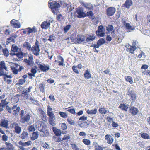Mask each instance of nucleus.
<instances>
[{"mask_svg": "<svg viewBox=\"0 0 150 150\" xmlns=\"http://www.w3.org/2000/svg\"><path fill=\"white\" fill-rule=\"evenodd\" d=\"M24 111L23 110H21L20 113L21 122L23 123L28 122L30 120L31 116L29 114L24 115Z\"/></svg>", "mask_w": 150, "mask_h": 150, "instance_id": "obj_1", "label": "nucleus"}, {"mask_svg": "<svg viewBox=\"0 0 150 150\" xmlns=\"http://www.w3.org/2000/svg\"><path fill=\"white\" fill-rule=\"evenodd\" d=\"M53 0H50L48 2V6L49 8L52 9V12L55 14L56 12L54 10H57V9L60 6L59 3H57L56 1H53Z\"/></svg>", "mask_w": 150, "mask_h": 150, "instance_id": "obj_2", "label": "nucleus"}, {"mask_svg": "<svg viewBox=\"0 0 150 150\" xmlns=\"http://www.w3.org/2000/svg\"><path fill=\"white\" fill-rule=\"evenodd\" d=\"M35 127L40 131L47 129V126L42 121L37 120L35 123Z\"/></svg>", "mask_w": 150, "mask_h": 150, "instance_id": "obj_3", "label": "nucleus"}, {"mask_svg": "<svg viewBox=\"0 0 150 150\" xmlns=\"http://www.w3.org/2000/svg\"><path fill=\"white\" fill-rule=\"evenodd\" d=\"M54 21L51 18L47 19L43 22L41 25V28L43 29H47L50 27L51 23H53Z\"/></svg>", "mask_w": 150, "mask_h": 150, "instance_id": "obj_4", "label": "nucleus"}, {"mask_svg": "<svg viewBox=\"0 0 150 150\" xmlns=\"http://www.w3.org/2000/svg\"><path fill=\"white\" fill-rule=\"evenodd\" d=\"M10 127L13 128V130L17 134H19L21 131V127L17 123L14 122L11 124Z\"/></svg>", "mask_w": 150, "mask_h": 150, "instance_id": "obj_5", "label": "nucleus"}, {"mask_svg": "<svg viewBox=\"0 0 150 150\" xmlns=\"http://www.w3.org/2000/svg\"><path fill=\"white\" fill-rule=\"evenodd\" d=\"M60 3L64 7H67L68 12H70L72 10L71 3L65 0L61 1Z\"/></svg>", "mask_w": 150, "mask_h": 150, "instance_id": "obj_6", "label": "nucleus"}, {"mask_svg": "<svg viewBox=\"0 0 150 150\" xmlns=\"http://www.w3.org/2000/svg\"><path fill=\"white\" fill-rule=\"evenodd\" d=\"M76 12L78 14L77 16L79 18L84 17L86 16L83 8L79 7L77 9Z\"/></svg>", "mask_w": 150, "mask_h": 150, "instance_id": "obj_7", "label": "nucleus"}, {"mask_svg": "<svg viewBox=\"0 0 150 150\" xmlns=\"http://www.w3.org/2000/svg\"><path fill=\"white\" fill-rule=\"evenodd\" d=\"M105 27H103L102 26H99L98 30L96 31V34L98 36L103 37L105 35Z\"/></svg>", "mask_w": 150, "mask_h": 150, "instance_id": "obj_8", "label": "nucleus"}, {"mask_svg": "<svg viewBox=\"0 0 150 150\" xmlns=\"http://www.w3.org/2000/svg\"><path fill=\"white\" fill-rule=\"evenodd\" d=\"M20 110V108L16 105H13L12 109L10 108V113L12 112L15 116H17Z\"/></svg>", "mask_w": 150, "mask_h": 150, "instance_id": "obj_9", "label": "nucleus"}, {"mask_svg": "<svg viewBox=\"0 0 150 150\" xmlns=\"http://www.w3.org/2000/svg\"><path fill=\"white\" fill-rule=\"evenodd\" d=\"M30 50L34 55L38 56L39 55L40 49L39 47L33 46Z\"/></svg>", "mask_w": 150, "mask_h": 150, "instance_id": "obj_10", "label": "nucleus"}, {"mask_svg": "<svg viewBox=\"0 0 150 150\" xmlns=\"http://www.w3.org/2000/svg\"><path fill=\"white\" fill-rule=\"evenodd\" d=\"M10 63V66H11L13 72L14 74H17L18 72V67L19 65L16 64H13L12 62Z\"/></svg>", "mask_w": 150, "mask_h": 150, "instance_id": "obj_11", "label": "nucleus"}, {"mask_svg": "<svg viewBox=\"0 0 150 150\" xmlns=\"http://www.w3.org/2000/svg\"><path fill=\"white\" fill-rule=\"evenodd\" d=\"M77 43L79 44H84L86 43L85 40L84 36L81 35H78L76 38Z\"/></svg>", "mask_w": 150, "mask_h": 150, "instance_id": "obj_12", "label": "nucleus"}, {"mask_svg": "<svg viewBox=\"0 0 150 150\" xmlns=\"http://www.w3.org/2000/svg\"><path fill=\"white\" fill-rule=\"evenodd\" d=\"M8 103V102L6 101V99L2 100L0 103V107H2V108L6 107V108L9 112V107L8 105H7Z\"/></svg>", "mask_w": 150, "mask_h": 150, "instance_id": "obj_13", "label": "nucleus"}, {"mask_svg": "<svg viewBox=\"0 0 150 150\" xmlns=\"http://www.w3.org/2000/svg\"><path fill=\"white\" fill-rule=\"evenodd\" d=\"M116 11L115 8L113 7H110L107 10V14L108 16H112Z\"/></svg>", "mask_w": 150, "mask_h": 150, "instance_id": "obj_14", "label": "nucleus"}, {"mask_svg": "<svg viewBox=\"0 0 150 150\" xmlns=\"http://www.w3.org/2000/svg\"><path fill=\"white\" fill-rule=\"evenodd\" d=\"M38 67L43 72H46L49 69V66L48 65L41 64H38Z\"/></svg>", "mask_w": 150, "mask_h": 150, "instance_id": "obj_15", "label": "nucleus"}, {"mask_svg": "<svg viewBox=\"0 0 150 150\" xmlns=\"http://www.w3.org/2000/svg\"><path fill=\"white\" fill-rule=\"evenodd\" d=\"M11 23L15 28H19L21 27L20 23L18 20L13 19L11 21Z\"/></svg>", "mask_w": 150, "mask_h": 150, "instance_id": "obj_16", "label": "nucleus"}, {"mask_svg": "<svg viewBox=\"0 0 150 150\" xmlns=\"http://www.w3.org/2000/svg\"><path fill=\"white\" fill-rule=\"evenodd\" d=\"M47 115L49 118L55 117V115L52 112V108L49 106L47 107Z\"/></svg>", "mask_w": 150, "mask_h": 150, "instance_id": "obj_17", "label": "nucleus"}, {"mask_svg": "<svg viewBox=\"0 0 150 150\" xmlns=\"http://www.w3.org/2000/svg\"><path fill=\"white\" fill-rule=\"evenodd\" d=\"M127 48L126 50L127 51H129L130 53L133 54L134 51L136 49L137 47L135 46H131L130 45H127L126 46Z\"/></svg>", "mask_w": 150, "mask_h": 150, "instance_id": "obj_18", "label": "nucleus"}, {"mask_svg": "<svg viewBox=\"0 0 150 150\" xmlns=\"http://www.w3.org/2000/svg\"><path fill=\"white\" fill-rule=\"evenodd\" d=\"M105 139L108 144H111L113 141V138L110 135L107 134L105 136Z\"/></svg>", "mask_w": 150, "mask_h": 150, "instance_id": "obj_19", "label": "nucleus"}, {"mask_svg": "<svg viewBox=\"0 0 150 150\" xmlns=\"http://www.w3.org/2000/svg\"><path fill=\"white\" fill-rule=\"evenodd\" d=\"M133 4V2L131 0H126L123 4V7L129 9L130 6Z\"/></svg>", "mask_w": 150, "mask_h": 150, "instance_id": "obj_20", "label": "nucleus"}, {"mask_svg": "<svg viewBox=\"0 0 150 150\" xmlns=\"http://www.w3.org/2000/svg\"><path fill=\"white\" fill-rule=\"evenodd\" d=\"M128 93L130 94L131 99L133 102L135 101L136 98V94L134 92H132V90H130V88L128 89Z\"/></svg>", "mask_w": 150, "mask_h": 150, "instance_id": "obj_21", "label": "nucleus"}, {"mask_svg": "<svg viewBox=\"0 0 150 150\" xmlns=\"http://www.w3.org/2000/svg\"><path fill=\"white\" fill-rule=\"evenodd\" d=\"M82 4L87 9L89 10H92L93 9V6L92 4L90 3L83 2H82Z\"/></svg>", "mask_w": 150, "mask_h": 150, "instance_id": "obj_22", "label": "nucleus"}, {"mask_svg": "<svg viewBox=\"0 0 150 150\" xmlns=\"http://www.w3.org/2000/svg\"><path fill=\"white\" fill-rule=\"evenodd\" d=\"M21 49L18 47L17 46L15 45H12L11 49V53L13 52V53H16L17 52H20Z\"/></svg>", "mask_w": 150, "mask_h": 150, "instance_id": "obj_23", "label": "nucleus"}, {"mask_svg": "<svg viewBox=\"0 0 150 150\" xmlns=\"http://www.w3.org/2000/svg\"><path fill=\"white\" fill-rule=\"evenodd\" d=\"M26 30H28L27 31V34L28 35L30 33H34L37 31V29L35 26H33L32 28L28 27L26 29Z\"/></svg>", "mask_w": 150, "mask_h": 150, "instance_id": "obj_24", "label": "nucleus"}, {"mask_svg": "<svg viewBox=\"0 0 150 150\" xmlns=\"http://www.w3.org/2000/svg\"><path fill=\"white\" fill-rule=\"evenodd\" d=\"M95 36L94 35L91 34L88 35L85 40L86 43L87 42H90L93 40L95 38Z\"/></svg>", "mask_w": 150, "mask_h": 150, "instance_id": "obj_25", "label": "nucleus"}, {"mask_svg": "<svg viewBox=\"0 0 150 150\" xmlns=\"http://www.w3.org/2000/svg\"><path fill=\"white\" fill-rule=\"evenodd\" d=\"M32 143L30 141H28L26 142H23L21 141H20L18 142L19 144L23 146H28L31 145Z\"/></svg>", "mask_w": 150, "mask_h": 150, "instance_id": "obj_26", "label": "nucleus"}, {"mask_svg": "<svg viewBox=\"0 0 150 150\" xmlns=\"http://www.w3.org/2000/svg\"><path fill=\"white\" fill-rule=\"evenodd\" d=\"M23 47L29 51L31 49V45L28 42H25L23 44Z\"/></svg>", "mask_w": 150, "mask_h": 150, "instance_id": "obj_27", "label": "nucleus"}, {"mask_svg": "<svg viewBox=\"0 0 150 150\" xmlns=\"http://www.w3.org/2000/svg\"><path fill=\"white\" fill-rule=\"evenodd\" d=\"M129 111L131 113L134 115H136L139 111L138 109L134 107H131Z\"/></svg>", "mask_w": 150, "mask_h": 150, "instance_id": "obj_28", "label": "nucleus"}, {"mask_svg": "<svg viewBox=\"0 0 150 150\" xmlns=\"http://www.w3.org/2000/svg\"><path fill=\"white\" fill-rule=\"evenodd\" d=\"M52 130L55 135L57 136H59L61 134L60 130L55 127H52Z\"/></svg>", "mask_w": 150, "mask_h": 150, "instance_id": "obj_29", "label": "nucleus"}, {"mask_svg": "<svg viewBox=\"0 0 150 150\" xmlns=\"http://www.w3.org/2000/svg\"><path fill=\"white\" fill-rule=\"evenodd\" d=\"M8 121L6 120H2L0 123L1 126L7 128L8 126Z\"/></svg>", "mask_w": 150, "mask_h": 150, "instance_id": "obj_30", "label": "nucleus"}, {"mask_svg": "<svg viewBox=\"0 0 150 150\" xmlns=\"http://www.w3.org/2000/svg\"><path fill=\"white\" fill-rule=\"evenodd\" d=\"M49 124L52 126H54L56 125L55 117L49 118Z\"/></svg>", "mask_w": 150, "mask_h": 150, "instance_id": "obj_31", "label": "nucleus"}, {"mask_svg": "<svg viewBox=\"0 0 150 150\" xmlns=\"http://www.w3.org/2000/svg\"><path fill=\"white\" fill-rule=\"evenodd\" d=\"M10 54L12 55H16L18 58H22L23 56V53L21 51L20 52H17L16 53H10Z\"/></svg>", "mask_w": 150, "mask_h": 150, "instance_id": "obj_32", "label": "nucleus"}, {"mask_svg": "<svg viewBox=\"0 0 150 150\" xmlns=\"http://www.w3.org/2000/svg\"><path fill=\"white\" fill-rule=\"evenodd\" d=\"M43 129V130L40 131L41 132V134L43 137H46L49 136V133L48 131L47 130V129Z\"/></svg>", "mask_w": 150, "mask_h": 150, "instance_id": "obj_33", "label": "nucleus"}, {"mask_svg": "<svg viewBox=\"0 0 150 150\" xmlns=\"http://www.w3.org/2000/svg\"><path fill=\"white\" fill-rule=\"evenodd\" d=\"M39 134L38 132H33L31 137L32 140H34L37 139L38 137Z\"/></svg>", "mask_w": 150, "mask_h": 150, "instance_id": "obj_34", "label": "nucleus"}, {"mask_svg": "<svg viewBox=\"0 0 150 150\" xmlns=\"http://www.w3.org/2000/svg\"><path fill=\"white\" fill-rule=\"evenodd\" d=\"M129 106V105H126L124 104H121L119 106V108L125 111H127V110Z\"/></svg>", "mask_w": 150, "mask_h": 150, "instance_id": "obj_35", "label": "nucleus"}, {"mask_svg": "<svg viewBox=\"0 0 150 150\" xmlns=\"http://www.w3.org/2000/svg\"><path fill=\"white\" fill-rule=\"evenodd\" d=\"M93 145L95 146V150H102L103 148L98 145V144L96 142L93 143Z\"/></svg>", "mask_w": 150, "mask_h": 150, "instance_id": "obj_36", "label": "nucleus"}, {"mask_svg": "<svg viewBox=\"0 0 150 150\" xmlns=\"http://www.w3.org/2000/svg\"><path fill=\"white\" fill-rule=\"evenodd\" d=\"M125 27L128 30L131 31L135 29V28L134 26H132L129 23L126 24Z\"/></svg>", "mask_w": 150, "mask_h": 150, "instance_id": "obj_37", "label": "nucleus"}, {"mask_svg": "<svg viewBox=\"0 0 150 150\" xmlns=\"http://www.w3.org/2000/svg\"><path fill=\"white\" fill-rule=\"evenodd\" d=\"M84 76L85 78L88 79L91 78V75L88 70H86L84 74Z\"/></svg>", "mask_w": 150, "mask_h": 150, "instance_id": "obj_38", "label": "nucleus"}, {"mask_svg": "<svg viewBox=\"0 0 150 150\" xmlns=\"http://www.w3.org/2000/svg\"><path fill=\"white\" fill-rule=\"evenodd\" d=\"M28 137V133L25 132H23L21 134L20 137L23 139L27 138Z\"/></svg>", "mask_w": 150, "mask_h": 150, "instance_id": "obj_39", "label": "nucleus"}, {"mask_svg": "<svg viewBox=\"0 0 150 150\" xmlns=\"http://www.w3.org/2000/svg\"><path fill=\"white\" fill-rule=\"evenodd\" d=\"M97 111V109L95 108L94 110H88L86 111V112L88 114H95L96 113Z\"/></svg>", "mask_w": 150, "mask_h": 150, "instance_id": "obj_40", "label": "nucleus"}, {"mask_svg": "<svg viewBox=\"0 0 150 150\" xmlns=\"http://www.w3.org/2000/svg\"><path fill=\"white\" fill-rule=\"evenodd\" d=\"M0 69L6 70L7 67L5 66V64L4 61H1L0 62Z\"/></svg>", "mask_w": 150, "mask_h": 150, "instance_id": "obj_41", "label": "nucleus"}, {"mask_svg": "<svg viewBox=\"0 0 150 150\" xmlns=\"http://www.w3.org/2000/svg\"><path fill=\"white\" fill-rule=\"evenodd\" d=\"M125 78L127 81L129 82L130 84H132L133 83V81L132 77L130 76H125Z\"/></svg>", "mask_w": 150, "mask_h": 150, "instance_id": "obj_42", "label": "nucleus"}, {"mask_svg": "<svg viewBox=\"0 0 150 150\" xmlns=\"http://www.w3.org/2000/svg\"><path fill=\"white\" fill-rule=\"evenodd\" d=\"M5 144L6 146L3 148L0 147V150H9V143L6 142Z\"/></svg>", "mask_w": 150, "mask_h": 150, "instance_id": "obj_43", "label": "nucleus"}, {"mask_svg": "<svg viewBox=\"0 0 150 150\" xmlns=\"http://www.w3.org/2000/svg\"><path fill=\"white\" fill-rule=\"evenodd\" d=\"M24 61L27 63V65L30 67L32 66L34 64V62L32 60H29L27 59H25Z\"/></svg>", "mask_w": 150, "mask_h": 150, "instance_id": "obj_44", "label": "nucleus"}, {"mask_svg": "<svg viewBox=\"0 0 150 150\" xmlns=\"http://www.w3.org/2000/svg\"><path fill=\"white\" fill-rule=\"evenodd\" d=\"M67 120L68 123L71 125H74L75 124V122L71 118H68Z\"/></svg>", "mask_w": 150, "mask_h": 150, "instance_id": "obj_45", "label": "nucleus"}, {"mask_svg": "<svg viewBox=\"0 0 150 150\" xmlns=\"http://www.w3.org/2000/svg\"><path fill=\"white\" fill-rule=\"evenodd\" d=\"M29 100L30 102L33 103L35 105H37L38 104V101L35 100L34 98L33 97H30L29 98Z\"/></svg>", "mask_w": 150, "mask_h": 150, "instance_id": "obj_46", "label": "nucleus"}, {"mask_svg": "<svg viewBox=\"0 0 150 150\" xmlns=\"http://www.w3.org/2000/svg\"><path fill=\"white\" fill-rule=\"evenodd\" d=\"M99 112L102 114H105L109 111L104 108H100L99 109Z\"/></svg>", "mask_w": 150, "mask_h": 150, "instance_id": "obj_47", "label": "nucleus"}, {"mask_svg": "<svg viewBox=\"0 0 150 150\" xmlns=\"http://www.w3.org/2000/svg\"><path fill=\"white\" fill-rule=\"evenodd\" d=\"M7 70H5L4 69H0V77L4 75H5V74L8 73L7 72Z\"/></svg>", "mask_w": 150, "mask_h": 150, "instance_id": "obj_48", "label": "nucleus"}, {"mask_svg": "<svg viewBox=\"0 0 150 150\" xmlns=\"http://www.w3.org/2000/svg\"><path fill=\"white\" fill-rule=\"evenodd\" d=\"M35 125H33L31 126H29L28 128V130L29 131L32 132L35 131L36 129L35 127Z\"/></svg>", "mask_w": 150, "mask_h": 150, "instance_id": "obj_49", "label": "nucleus"}, {"mask_svg": "<svg viewBox=\"0 0 150 150\" xmlns=\"http://www.w3.org/2000/svg\"><path fill=\"white\" fill-rule=\"evenodd\" d=\"M82 142L86 145H90L91 142L90 140L86 139H83L82 140Z\"/></svg>", "mask_w": 150, "mask_h": 150, "instance_id": "obj_50", "label": "nucleus"}, {"mask_svg": "<svg viewBox=\"0 0 150 150\" xmlns=\"http://www.w3.org/2000/svg\"><path fill=\"white\" fill-rule=\"evenodd\" d=\"M71 27V25H68L65 26L64 28V30L65 33H67L70 29Z\"/></svg>", "mask_w": 150, "mask_h": 150, "instance_id": "obj_51", "label": "nucleus"}, {"mask_svg": "<svg viewBox=\"0 0 150 150\" xmlns=\"http://www.w3.org/2000/svg\"><path fill=\"white\" fill-rule=\"evenodd\" d=\"M141 137L144 139H150L149 135L146 133H143L141 135Z\"/></svg>", "mask_w": 150, "mask_h": 150, "instance_id": "obj_52", "label": "nucleus"}, {"mask_svg": "<svg viewBox=\"0 0 150 150\" xmlns=\"http://www.w3.org/2000/svg\"><path fill=\"white\" fill-rule=\"evenodd\" d=\"M39 88L40 91L42 93L45 92V86L43 84H40L39 85Z\"/></svg>", "mask_w": 150, "mask_h": 150, "instance_id": "obj_53", "label": "nucleus"}, {"mask_svg": "<svg viewBox=\"0 0 150 150\" xmlns=\"http://www.w3.org/2000/svg\"><path fill=\"white\" fill-rule=\"evenodd\" d=\"M105 27L106 30L109 32L112 31L113 29V27L111 25H108V26Z\"/></svg>", "mask_w": 150, "mask_h": 150, "instance_id": "obj_54", "label": "nucleus"}, {"mask_svg": "<svg viewBox=\"0 0 150 150\" xmlns=\"http://www.w3.org/2000/svg\"><path fill=\"white\" fill-rule=\"evenodd\" d=\"M3 52L4 55L8 57L9 55V52L7 49H5L3 50Z\"/></svg>", "mask_w": 150, "mask_h": 150, "instance_id": "obj_55", "label": "nucleus"}, {"mask_svg": "<svg viewBox=\"0 0 150 150\" xmlns=\"http://www.w3.org/2000/svg\"><path fill=\"white\" fill-rule=\"evenodd\" d=\"M60 125L61 128L63 130H65L67 128V126L66 124L65 123H61L60 124Z\"/></svg>", "mask_w": 150, "mask_h": 150, "instance_id": "obj_56", "label": "nucleus"}, {"mask_svg": "<svg viewBox=\"0 0 150 150\" xmlns=\"http://www.w3.org/2000/svg\"><path fill=\"white\" fill-rule=\"evenodd\" d=\"M98 44H99L100 46L105 42V39L103 38L100 39L97 42Z\"/></svg>", "mask_w": 150, "mask_h": 150, "instance_id": "obj_57", "label": "nucleus"}, {"mask_svg": "<svg viewBox=\"0 0 150 150\" xmlns=\"http://www.w3.org/2000/svg\"><path fill=\"white\" fill-rule=\"evenodd\" d=\"M59 115L62 117L66 118L67 117V114L64 112H59Z\"/></svg>", "mask_w": 150, "mask_h": 150, "instance_id": "obj_58", "label": "nucleus"}, {"mask_svg": "<svg viewBox=\"0 0 150 150\" xmlns=\"http://www.w3.org/2000/svg\"><path fill=\"white\" fill-rule=\"evenodd\" d=\"M11 36V37H10V42H14V39L17 37V35L15 34H13Z\"/></svg>", "mask_w": 150, "mask_h": 150, "instance_id": "obj_59", "label": "nucleus"}, {"mask_svg": "<svg viewBox=\"0 0 150 150\" xmlns=\"http://www.w3.org/2000/svg\"><path fill=\"white\" fill-rule=\"evenodd\" d=\"M42 146L45 149H49L50 148V146L49 144L45 142L43 143L42 144Z\"/></svg>", "mask_w": 150, "mask_h": 150, "instance_id": "obj_60", "label": "nucleus"}, {"mask_svg": "<svg viewBox=\"0 0 150 150\" xmlns=\"http://www.w3.org/2000/svg\"><path fill=\"white\" fill-rule=\"evenodd\" d=\"M145 57L146 56L145 55V53L143 52H141L140 54L138 56V57L139 58H142L143 59H144Z\"/></svg>", "mask_w": 150, "mask_h": 150, "instance_id": "obj_61", "label": "nucleus"}, {"mask_svg": "<svg viewBox=\"0 0 150 150\" xmlns=\"http://www.w3.org/2000/svg\"><path fill=\"white\" fill-rule=\"evenodd\" d=\"M59 59L61 61V62H60L59 61H58L57 60H55V62H57L58 63H59V64L60 65H63V62L64 61V59L63 58H62V57H60Z\"/></svg>", "mask_w": 150, "mask_h": 150, "instance_id": "obj_62", "label": "nucleus"}, {"mask_svg": "<svg viewBox=\"0 0 150 150\" xmlns=\"http://www.w3.org/2000/svg\"><path fill=\"white\" fill-rule=\"evenodd\" d=\"M25 81L26 80L25 79H21L19 80L18 84L19 85H22L24 83Z\"/></svg>", "mask_w": 150, "mask_h": 150, "instance_id": "obj_63", "label": "nucleus"}, {"mask_svg": "<svg viewBox=\"0 0 150 150\" xmlns=\"http://www.w3.org/2000/svg\"><path fill=\"white\" fill-rule=\"evenodd\" d=\"M142 73L145 75L150 76V71L149 70H145Z\"/></svg>", "mask_w": 150, "mask_h": 150, "instance_id": "obj_64", "label": "nucleus"}]
</instances>
